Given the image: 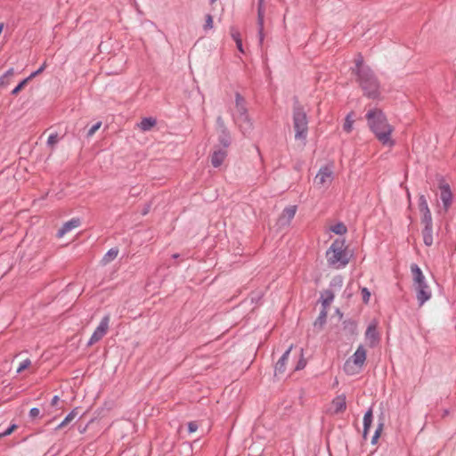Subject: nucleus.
<instances>
[{
  "label": "nucleus",
  "instance_id": "1",
  "mask_svg": "<svg viewBox=\"0 0 456 456\" xmlns=\"http://www.w3.org/2000/svg\"><path fill=\"white\" fill-rule=\"evenodd\" d=\"M353 73L357 77L356 80L363 91V94L370 99H378L380 95V83L374 71L363 64V58L361 54L355 59V67Z\"/></svg>",
  "mask_w": 456,
  "mask_h": 456
},
{
  "label": "nucleus",
  "instance_id": "2",
  "mask_svg": "<svg viewBox=\"0 0 456 456\" xmlns=\"http://www.w3.org/2000/svg\"><path fill=\"white\" fill-rule=\"evenodd\" d=\"M366 119L370 129L374 133L380 142L383 144H393L391 141L393 127L388 124L381 110L376 108L369 110L366 113Z\"/></svg>",
  "mask_w": 456,
  "mask_h": 456
},
{
  "label": "nucleus",
  "instance_id": "3",
  "mask_svg": "<svg viewBox=\"0 0 456 456\" xmlns=\"http://www.w3.org/2000/svg\"><path fill=\"white\" fill-rule=\"evenodd\" d=\"M292 118L295 139L305 141L308 134V118L304 106L297 96L293 98Z\"/></svg>",
  "mask_w": 456,
  "mask_h": 456
},
{
  "label": "nucleus",
  "instance_id": "4",
  "mask_svg": "<svg viewBox=\"0 0 456 456\" xmlns=\"http://www.w3.org/2000/svg\"><path fill=\"white\" fill-rule=\"evenodd\" d=\"M232 118L244 135L251 132L253 126L248 118L246 100L238 92L235 94V110L232 113Z\"/></svg>",
  "mask_w": 456,
  "mask_h": 456
},
{
  "label": "nucleus",
  "instance_id": "5",
  "mask_svg": "<svg viewBox=\"0 0 456 456\" xmlns=\"http://www.w3.org/2000/svg\"><path fill=\"white\" fill-rule=\"evenodd\" d=\"M326 257L328 264L330 266H334L336 268L345 267L349 262V257L346 250L345 240L336 239L328 248Z\"/></svg>",
  "mask_w": 456,
  "mask_h": 456
},
{
  "label": "nucleus",
  "instance_id": "6",
  "mask_svg": "<svg viewBox=\"0 0 456 456\" xmlns=\"http://www.w3.org/2000/svg\"><path fill=\"white\" fill-rule=\"evenodd\" d=\"M366 350L362 345H360L354 354L344 363V371L347 375H355L359 373L366 361Z\"/></svg>",
  "mask_w": 456,
  "mask_h": 456
},
{
  "label": "nucleus",
  "instance_id": "7",
  "mask_svg": "<svg viewBox=\"0 0 456 456\" xmlns=\"http://www.w3.org/2000/svg\"><path fill=\"white\" fill-rule=\"evenodd\" d=\"M411 272L414 282L413 285L417 291V299L419 301V305L422 306L424 303L428 300V292L425 290V276L417 264L411 265Z\"/></svg>",
  "mask_w": 456,
  "mask_h": 456
},
{
  "label": "nucleus",
  "instance_id": "8",
  "mask_svg": "<svg viewBox=\"0 0 456 456\" xmlns=\"http://www.w3.org/2000/svg\"><path fill=\"white\" fill-rule=\"evenodd\" d=\"M436 197L439 198L443 203L442 207L440 205H437L438 213H446L452 204V194L449 183H446L443 178L437 179Z\"/></svg>",
  "mask_w": 456,
  "mask_h": 456
},
{
  "label": "nucleus",
  "instance_id": "9",
  "mask_svg": "<svg viewBox=\"0 0 456 456\" xmlns=\"http://www.w3.org/2000/svg\"><path fill=\"white\" fill-rule=\"evenodd\" d=\"M378 321L374 319L369 323L365 331V340L370 348L376 347L380 341V335L378 331Z\"/></svg>",
  "mask_w": 456,
  "mask_h": 456
},
{
  "label": "nucleus",
  "instance_id": "10",
  "mask_svg": "<svg viewBox=\"0 0 456 456\" xmlns=\"http://www.w3.org/2000/svg\"><path fill=\"white\" fill-rule=\"evenodd\" d=\"M333 180V170L331 167H322L314 178V183L317 186L327 188L330 186Z\"/></svg>",
  "mask_w": 456,
  "mask_h": 456
},
{
  "label": "nucleus",
  "instance_id": "11",
  "mask_svg": "<svg viewBox=\"0 0 456 456\" xmlns=\"http://www.w3.org/2000/svg\"><path fill=\"white\" fill-rule=\"evenodd\" d=\"M109 323H110V315L106 314L102 317L101 320L99 325L94 330V333L92 334L89 341L87 342V346H90L96 342L100 341L107 333L109 329Z\"/></svg>",
  "mask_w": 456,
  "mask_h": 456
},
{
  "label": "nucleus",
  "instance_id": "12",
  "mask_svg": "<svg viewBox=\"0 0 456 456\" xmlns=\"http://www.w3.org/2000/svg\"><path fill=\"white\" fill-rule=\"evenodd\" d=\"M264 22H265V0H257V34H258V44L262 48L265 39L264 33Z\"/></svg>",
  "mask_w": 456,
  "mask_h": 456
},
{
  "label": "nucleus",
  "instance_id": "13",
  "mask_svg": "<svg viewBox=\"0 0 456 456\" xmlns=\"http://www.w3.org/2000/svg\"><path fill=\"white\" fill-rule=\"evenodd\" d=\"M419 209L422 216L421 220L424 224V228L422 229L423 241L426 245H428V204L424 195L419 197Z\"/></svg>",
  "mask_w": 456,
  "mask_h": 456
},
{
  "label": "nucleus",
  "instance_id": "14",
  "mask_svg": "<svg viewBox=\"0 0 456 456\" xmlns=\"http://www.w3.org/2000/svg\"><path fill=\"white\" fill-rule=\"evenodd\" d=\"M293 346L291 345L278 360L274 368V374H283L286 370V364L289 360V354L292 350Z\"/></svg>",
  "mask_w": 456,
  "mask_h": 456
},
{
  "label": "nucleus",
  "instance_id": "15",
  "mask_svg": "<svg viewBox=\"0 0 456 456\" xmlns=\"http://www.w3.org/2000/svg\"><path fill=\"white\" fill-rule=\"evenodd\" d=\"M227 157V151L226 150L224 149H216L211 157H210V161H211V164L214 167H219L224 160L226 159Z\"/></svg>",
  "mask_w": 456,
  "mask_h": 456
},
{
  "label": "nucleus",
  "instance_id": "16",
  "mask_svg": "<svg viewBox=\"0 0 456 456\" xmlns=\"http://www.w3.org/2000/svg\"><path fill=\"white\" fill-rule=\"evenodd\" d=\"M81 222L79 218H72L66 222L61 228L57 232V237L61 238L66 234L67 232H70L71 230L77 228L80 225Z\"/></svg>",
  "mask_w": 456,
  "mask_h": 456
},
{
  "label": "nucleus",
  "instance_id": "17",
  "mask_svg": "<svg viewBox=\"0 0 456 456\" xmlns=\"http://www.w3.org/2000/svg\"><path fill=\"white\" fill-rule=\"evenodd\" d=\"M297 212V206H289L285 208L280 216L279 222L281 224H289L295 216Z\"/></svg>",
  "mask_w": 456,
  "mask_h": 456
},
{
  "label": "nucleus",
  "instance_id": "18",
  "mask_svg": "<svg viewBox=\"0 0 456 456\" xmlns=\"http://www.w3.org/2000/svg\"><path fill=\"white\" fill-rule=\"evenodd\" d=\"M343 330L347 336H354L357 334V322L352 319L345 320L342 323Z\"/></svg>",
  "mask_w": 456,
  "mask_h": 456
},
{
  "label": "nucleus",
  "instance_id": "19",
  "mask_svg": "<svg viewBox=\"0 0 456 456\" xmlns=\"http://www.w3.org/2000/svg\"><path fill=\"white\" fill-rule=\"evenodd\" d=\"M332 408H333L334 413H336V414L343 412L346 408V396L339 395V396H337L335 399H333Z\"/></svg>",
  "mask_w": 456,
  "mask_h": 456
},
{
  "label": "nucleus",
  "instance_id": "20",
  "mask_svg": "<svg viewBox=\"0 0 456 456\" xmlns=\"http://www.w3.org/2000/svg\"><path fill=\"white\" fill-rule=\"evenodd\" d=\"M335 294L331 289H325L321 293L320 300L322 305V308L328 309L332 301L334 300Z\"/></svg>",
  "mask_w": 456,
  "mask_h": 456
},
{
  "label": "nucleus",
  "instance_id": "21",
  "mask_svg": "<svg viewBox=\"0 0 456 456\" xmlns=\"http://www.w3.org/2000/svg\"><path fill=\"white\" fill-rule=\"evenodd\" d=\"M157 124V119L152 117L143 118L141 122L138 124L139 128L142 131H150L152 127H154Z\"/></svg>",
  "mask_w": 456,
  "mask_h": 456
},
{
  "label": "nucleus",
  "instance_id": "22",
  "mask_svg": "<svg viewBox=\"0 0 456 456\" xmlns=\"http://www.w3.org/2000/svg\"><path fill=\"white\" fill-rule=\"evenodd\" d=\"M372 419H373L372 409L370 408L365 412V414L363 416V433H362V436H363L364 439H366L367 434H368L369 429H370V428L371 426Z\"/></svg>",
  "mask_w": 456,
  "mask_h": 456
},
{
  "label": "nucleus",
  "instance_id": "23",
  "mask_svg": "<svg viewBox=\"0 0 456 456\" xmlns=\"http://www.w3.org/2000/svg\"><path fill=\"white\" fill-rule=\"evenodd\" d=\"M218 133V142L220 145L223 146V149L226 150L232 142L231 134L228 130L220 131Z\"/></svg>",
  "mask_w": 456,
  "mask_h": 456
},
{
  "label": "nucleus",
  "instance_id": "24",
  "mask_svg": "<svg viewBox=\"0 0 456 456\" xmlns=\"http://www.w3.org/2000/svg\"><path fill=\"white\" fill-rule=\"evenodd\" d=\"M327 315L328 309L322 308L319 314V316L314 322V328L318 329L319 330H322L327 321Z\"/></svg>",
  "mask_w": 456,
  "mask_h": 456
},
{
  "label": "nucleus",
  "instance_id": "25",
  "mask_svg": "<svg viewBox=\"0 0 456 456\" xmlns=\"http://www.w3.org/2000/svg\"><path fill=\"white\" fill-rule=\"evenodd\" d=\"M77 415V410H72L65 419L55 428L56 430L61 429L68 426Z\"/></svg>",
  "mask_w": 456,
  "mask_h": 456
},
{
  "label": "nucleus",
  "instance_id": "26",
  "mask_svg": "<svg viewBox=\"0 0 456 456\" xmlns=\"http://www.w3.org/2000/svg\"><path fill=\"white\" fill-rule=\"evenodd\" d=\"M118 254V249L117 248H111L108 250V252L103 256L102 262L104 265L109 264L112 260H114Z\"/></svg>",
  "mask_w": 456,
  "mask_h": 456
},
{
  "label": "nucleus",
  "instance_id": "27",
  "mask_svg": "<svg viewBox=\"0 0 456 456\" xmlns=\"http://www.w3.org/2000/svg\"><path fill=\"white\" fill-rule=\"evenodd\" d=\"M14 75V69L10 68L0 77V86H5L9 83V78Z\"/></svg>",
  "mask_w": 456,
  "mask_h": 456
},
{
  "label": "nucleus",
  "instance_id": "28",
  "mask_svg": "<svg viewBox=\"0 0 456 456\" xmlns=\"http://www.w3.org/2000/svg\"><path fill=\"white\" fill-rule=\"evenodd\" d=\"M331 231L338 235H342L346 232V227L342 223H338L331 227Z\"/></svg>",
  "mask_w": 456,
  "mask_h": 456
},
{
  "label": "nucleus",
  "instance_id": "29",
  "mask_svg": "<svg viewBox=\"0 0 456 456\" xmlns=\"http://www.w3.org/2000/svg\"><path fill=\"white\" fill-rule=\"evenodd\" d=\"M343 285V279L340 275L334 276L330 282V287L340 289Z\"/></svg>",
  "mask_w": 456,
  "mask_h": 456
},
{
  "label": "nucleus",
  "instance_id": "30",
  "mask_svg": "<svg viewBox=\"0 0 456 456\" xmlns=\"http://www.w3.org/2000/svg\"><path fill=\"white\" fill-rule=\"evenodd\" d=\"M29 81V79L28 77H26L25 79H23L22 81H20L12 91V95H17L23 88L24 86L28 84V82Z\"/></svg>",
  "mask_w": 456,
  "mask_h": 456
},
{
  "label": "nucleus",
  "instance_id": "31",
  "mask_svg": "<svg viewBox=\"0 0 456 456\" xmlns=\"http://www.w3.org/2000/svg\"><path fill=\"white\" fill-rule=\"evenodd\" d=\"M354 120L351 118V115H347L343 125V129L349 133L352 130Z\"/></svg>",
  "mask_w": 456,
  "mask_h": 456
},
{
  "label": "nucleus",
  "instance_id": "32",
  "mask_svg": "<svg viewBox=\"0 0 456 456\" xmlns=\"http://www.w3.org/2000/svg\"><path fill=\"white\" fill-rule=\"evenodd\" d=\"M216 127H217L218 132L224 131V130H228L224 124V121L221 116H218L216 118Z\"/></svg>",
  "mask_w": 456,
  "mask_h": 456
},
{
  "label": "nucleus",
  "instance_id": "33",
  "mask_svg": "<svg viewBox=\"0 0 456 456\" xmlns=\"http://www.w3.org/2000/svg\"><path fill=\"white\" fill-rule=\"evenodd\" d=\"M17 428V425L12 424L9 426L5 430L0 432V438L11 435Z\"/></svg>",
  "mask_w": 456,
  "mask_h": 456
},
{
  "label": "nucleus",
  "instance_id": "34",
  "mask_svg": "<svg viewBox=\"0 0 456 456\" xmlns=\"http://www.w3.org/2000/svg\"><path fill=\"white\" fill-rule=\"evenodd\" d=\"M230 34L232 38L236 42L237 40H241L240 33L235 27H231Z\"/></svg>",
  "mask_w": 456,
  "mask_h": 456
},
{
  "label": "nucleus",
  "instance_id": "35",
  "mask_svg": "<svg viewBox=\"0 0 456 456\" xmlns=\"http://www.w3.org/2000/svg\"><path fill=\"white\" fill-rule=\"evenodd\" d=\"M212 28H213V17L211 14H207L205 24H204V29L208 30V29H211Z\"/></svg>",
  "mask_w": 456,
  "mask_h": 456
},
{
  "label": "nucleus",
  "instance_id": "36",
  "mask_svg": "<svg viewBox=\"0 0 456 456\" xmlns=\"http://www.w3.org/2000/svg\"><path fill=\"white\" fill-rule=\"evenodd\" d=\"M361 292H362L363 303H365V304L369 303L370 297V290L367 288H362Z\"/></svg>",
  "mask_w": 456,
  "mask_h": 456
},
{
  "label": "nucleus",
  "instance_id": "37",
  "mask_svg": "<svg viewBox=\"0 0 456 456\" xmlns=\"http://www.w3.org/2000/svg\"><path fill=\"white\" fill-rule=\"evenodd\" d=\"M101 126H102L101 121H99L96 124H94V126H92L91 128L87 132V136L88 137L93 136L94 134V133L101 127Z\"/></svg>",
  "mask_w": 456,
  "mask_h": 456
},
{
  "label": "nucleus",
  "instance_id": "38",
  "mask_svg": "<svg viewBox=\"0 0 456 456\" xmlns=\"http://www.w3.org/2000/svg\"><path fill=\"white\" fill-rule=\"evenodd\" d=\"M31 364V361L29 359L24 360L22 362H20V366L17 369V372L20 373L26 370L29 365Z\"/></svg>",
  "mask_w": 456,
  "mask_h": 456
},
{
  "label": "nucleus",
  "instance_id": "39",
  "mask_svg": "<svg viewBox=\"0 0 456 456\" xmlns=\"http://www.w3.org/2000/svg\"><path fill=\"white\" fill-rule=\"evenodd\" d=\"M45 68H46V63H45V62H44V63L41 65V67H40L38 69H37L36 71L32 72V73L28 77V78L30 80L31 78H33V77H37V75L41 74V73L45 70Z\"/></svg>",
  "mask_w": 456,
  "mask_h": 456
},
{
  "label": "nucleus",
  "instance_id": "40",
  "mask_svg": "<svg viewBox=\"0 0 456 456\" xmlns=\"http://www.w3.org/2000/svg\"><path fill=\"white\" fill-rule=\"evenodd\" d=\"M58 142V135L57 134H51L47 139V144L49 146H53Z\"/></svg>",
  "mask_w": 456,
  "mask_h": 456
},
{
  "label": "nucleus",
  "instance_id": "41",
  "mask_svg": "<svg viewBox=\"0 0 456 456\" xmlns=\"http://www.w3.org/2000/svg\"><path fill=\"white\" fill-rule=\"evenodd\" d=\"M306 365V361L302 357L299 359V361L297 363V366L295 367V370H300L304 369Z\"/></svg>",
  "mask_w": 456,
  "mask_h": 456
},
{
  "label": "nucleus",
  "instance_id": "42",
  "mask_svg": "<svg viewBox=\"0 0 456 456\" xmlns=\"http://www.w3.org/2000/svg\"><path fill=\"white\" fill-rule=\"evenodd\" d=\"M39 414H40V410L37 407L31 408L29 411V417L31 419H35V418L38 417Z\"/></svg>",
  "mask_w": 456,
  "mask_h": 456
},
{
  "label": "nucleus",
  "instance_id": "43",
  "mask_svg": "<svg viewBox=\"0 0 456 456\" xmlns=\"http://www.w3.org/2000/svg\"><path fill=\"white\" fill-rule=\"evenodd\" d=\"M198 424L195 421H191L188 423V431L189 433H193L198 429Z\"/></svg>",
  "mask_w": 456,
  "mask_h": 456
},
{
  "label": "nucleus",
  "instance_id": "44",
  "mask_svg": "<svg viewBox=\"0 0 456 456\" xmlns=\"http://www.w3.org/2000/svg\"><path fill=\"white\" fill-rule=\"evenodd\" d=\"M235 43H236V46H237L238 50L240 53H244L243 46H242V40H237Z\"/></svg>",
  "mask_w": 456,
  "mask_h": 456
},
{
  "label": "nucleus",
  "instance_id": "45",
  "mask_svg": "<svg viewBox=\"0 0 456 456\" xmlns=\"http://www.w3.org/2000/svg\"><path fill=\"white\" fill-rule=\"evenodd\" d=\"M383 426H384V424L382 422H380L379 424L378 428H376L375 433H379V435L380 436V433L382 432V429H383Z\"/></svg>",
  "mask_w": 456,
  "mask_h": 456
},
{
  "label": "nucleus",
  "instance_id": "46",
  "mask_svg": "<svg viewBox=\"0 0 456 456\" xmlns=\"http://www.w3.org/2000/svg\"><path fill=\"white\" fill-rule=\"evenodd\" d=\"M379 437V433H374L372 438H371V444H375L377 443L378 438Z\"/></svg>",
  "mask_w": 456,
  "mask_h": 456
},
{
  "label": "nucleus",
  "instance_id": "47",
  "mask_svg": "<svg viewBox=\"0 0 456 456\" xmlns=\"http://www.w3.org/2000/svg\"><path fill=\"white\" fill-rule=\"evenodd\" d=\"M59 400H60V399H59V396H58V395H54V396L53 397V399H52L51 404H52L53 406L56 405V404H57V403L59 402Z\"/></svg>",
  "mask_w": 456,
  "mask_h": 456
},
{
  "label": "nucleus",
  "instance_id": "48",
  "mask_svg": "<svg viewBox=\"0 0 456 456\" xmlns=\"http://www.w3.org/2000/svg\"><path fill=\"white\" fill-rule=\"evenodd\" d=\"M148 212H149V208H145V209L142 211V215H146Z\"/></svg>",
  "mask_w": 456,
  "mask_h": 456
},
{
  "label": "nucleus",
  "instance_id": "49",
  "mask_svg": "<svg viewBox=\"0 0 456 456\" xmlns=\"http://www.w3.org/2000/svg\"><path fill=\"white\" fill-rule=\"evenodd\" d=\"M172 257H173V258H177V257H179V254H174V255L172 256Z\"/></svg>",
  "mask_w": 456,
  "mask_h": 456
},
{
  "label": "nucleus",
  "instance_id": "50",
  "mask_svg": "<svg viewBox=\"0 0 456 456\" xmlns=\"http://www.w3.org/2000/svg\"><path fill=\"white\" fill-rule=\"evenodd\" d=\"M216 0H210V4L215 3Z\"/></svg>",
  "mask_w": 456,
  "mask_h": 456
}]
</instances>
